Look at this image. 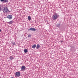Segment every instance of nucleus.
<instances>
[{
	"mask_svg": "<svg viewBox=\"0 0 78 78\" xmlns=\"http://www.w3.org/2000/svg\"><path fill=\"white\" fill-rule=\"evenodd\" d=\"M2 11L4 13H8V12H10V11L9 10V9H8V8L6 7H4L2 9Z\"/></svg>",
	"mask_w": 78,
	"mask_h": 78,
	"instance_id": "1",
	"label": "nucleus"
},
{
	"mask_svg": "<svg viewBox=\"0 0 78 78\" xmlns=\"http://www.w3.org/2000/svg\"><path fill=\"white\" fill-rule=\"evenodd\" d=\"M59 17V15L56 14H54L53 15L52 18L53 19V20H55L57 19V18Z\"/></svg>",
	"mask_w": 78,
	"mask_h": 78,
	"instance_id": "2",
	"label": "nucleus"
},
{
	"mask_svg": "<svg viewBox=\"0 0 78 78\" xmlns=\"http://www.w3.org/2000/svg\"><path fill=\"white\" fill-rule=\"evenodd\" d=\"M20 76V73L19 72H17L15 73V76L17 77H19Z\"/></svg>",
	"mask_w": 78,
	"mask_h": 78,
	"instance_id": "3",
	"label": "nucleus"
},
{
	"mask_svg": "<svg viewBox=\"0 0 78 78\" xmlns=\"http://www.w3.org/2000/svg\"><path fill=\"white\" fill-rule=\"evenodd\" d=\"M12 15H8L7 17V18H8L9 20H11V19H12Z\"/></svg>",
	"mask_w": 78,
	"mask_h": 78,
	"instance_id": "4",
	"label": "nucleus"
},
{
	"mask_svg": "<svg viewBox=\"0 0 78 78\" xmlns=\"http://www.w3.org/2000/svg\"><path fill=\"white\" fill-rule=\"evenodd\" d=\"M29 30H30L31 31H36V29L34 28L31 27L29 29Z\"/></svg>",
	"mask_w": 78,
	"mask_h": 78,
	"instance_id": "5",
	"label": "nucleus"
},
{
	"mask_svg": "<svg viewBox=\"0 0 78 78\" xmlns=\"http://www.w3.org/2000/svg\"><path fill=\"white\" fill-rule=\"evenodd\" d=\"M36 44H35L32 46V48H36Z\"/></svg>",
	"mask_w": 78,
	"mask_h": 78,
	"instance_id": "6",
	"label": "nucleus"
},
{
	"mask_svg": "<svg viewBox=\"0 0 78 78\" xmlns=\"http://www.w3.org/2000/svg\"><path fill=\"white\" fill-rule=\"evenodd\" d=\"M40 47H41L40 45L39 44H37V45L36 48L37 49H39L40 48Z\"/></svg>",
	"mask_w": 78,
	"mask_h": 78,
	"instance_id": "7",
	"label": "nucleus"
},
{
	"mask_svg": "<svg viewBox=\"0 0 78 78\" xmlns=\"http://www.w3.org/2000/svg\"><path fill=\"white\" fill-rule=\"evenodd\" d=\"M60 26H61V24H57L56 25V27L58 28H59V27H60Z\"/></svg>",
	"mask_w": 78,
	"mask_h": 78,
	"instance_id": "8",
	"label": "nucleus"
},
{
	"mask_svg": "<svg viewBox=\"0 0 78 78\" xmlns=\"http://www.w3.org/2000/svg\"><path fill=\"white\" fill-rule=\"evenodd\" d=\"M8 23H9V24H12V23H13V21H11L9 22H8Z\"/></svg>",
	"mask_w": 78,
	"mask_h": 78,
	"instance_id": "9",
	"label": "nucleus"
},
{
	"mask_svg": "<svg viewBox=\"0 0 78 78\" xmlns=\"http://www.w3.org/2000/svg\"><path fill=\"white\" fill-rule=\"evenodd\" d=\"M24 51L25 53L28 52V50L27 49H25L24 50Z\"/></svg>",
	"mask_w": 78,
	"mask_h": 78,
	"instance_id": "10",
	"label": "nucleus"
},
{
	"mask_svg": "<svg viewBox=\"0 0 78 78\" xmlns=\"http://www.w3.org/2000/svg\"><path fill=\"white\" fill-rule=\"evenodd\" d=\"M71 49H75V47L73 46H71Z\"/></svg>",
	"mask_w": 78,
	"mask_h": 78,
	"instance_id": "11",
	"label": "nucleus"
},
{
	"mask_svg": "<svg viewBox=\"0 0 78 78\" xmlns=\"http://www.w3.org/2000/svg\"><path fill=\"white\" fill-rule=\"evenodd\" d=\"M31 19V17H30V16H28V20H30Z\"/></svg>",
	"mask_w": 78,
	"mask_h": 78,
	"instance_id": "12",
	"label": "nucleus"
},
{
	"mask_svg": "<svg viewBox=\"0 0 78 78\" xmlns=\"http://www.w3.org/2000/svg\"><path fill=\"white\" fill-rule=\"evenodd\" d=\"M26 67L25 66H22V67L21 68V69H25Z\"/></svg>",
	"mask_w": 78,
	"mask_h": 78,
	"instance_id": "13",
	"label": "nucleus"
},
{
	"mask_svg": "<svg viewBox=\"0 0 78 78\" xmlns=\"http://www.w3.org/2000/svg\"><path fill=\"white\" fill-rule=\"evenodd\" d=\"M8 2V0H4V3H6Z\"/></svg>",
	"mask_w": 78,
	"mask_h": 78,
	"instance_id": "14",
	"label": "nucleus"
},
{
	"mask_svg": "<svg viewBox=\"0 0 78 78\" xmlns=\"http://www.w3.org/2000/svg\"><path fill=\"white\" fill-rule=\"evenodd\" d=\"M10 59H11V60H12L13 59V57L11 56H10Z\"/></svg>",
	"mask_w": 78,
	"mask_h": 78,
	"instance_id": "15",
	"label": "nucleus"
},
{
	"mask_svg": "<svg viewBox=\"0 0 78 78\" xmlns=\"http://www.w3.org/2000/svg\"><path fill=\"white\" fill-rule=\"evenodd\" d=\"M24 70H25V69H21V71H24Z\"/></svg>",
	"mask_w": 78,
	"mask_h": 78,
	"instance_id": "16",
	"label": "nucleus"
},
{
	"mask_svg": "<svg viewBox=\"0 0 78 78\" xmlns=\"http://www.w3.org/2000/svg\"><path fill=\"white\" fill-rule=\"evenodd\" d=\"M12 45H16V43H15V42H12Z\"/></svg>",
	"mask_w": 78,
	"mask_h": 78,
	"instance_id": "17",
	"label": "nucleus"
},
{
	"mask_svg": "<svg viewBox=\"0 0 78 78\" xmlns=\"http://www.w3.org/2000/svg\"><path fill=\"white\" fill-rule=\"evenodd\" d=\"M2 7L1 6H0V11H2Z\"/></svg>",
	"mask_w": 78,
	"mask_h": 78,
	"instance_id": "18",
	"label": "nucleus"
},
{
	"mask_svg": "<svg viewBox=\"0 0 78 78\" xmlns=\"http://www.w3.org/2000/svg\"><path fill=\"white\" fill-rule=\"evenodd\" d=\"M31 35H29L28 36V37H31Z\"/></svg>",
	"mask_w": 78,
	"mask_h": 78,
	"instance_id": "19",
	"label": "nucleus"
},
{
	"mask_svg": "<svg viewBox=\"0 0 78 78\" xmlns=\"http://www.w3.org/2000/svg\"><path fill=\"white\" fill-rule=\"evenodd\" d=\"M60 42H61V43H62V42H63V41L62 40H60Z\"/></svg>",
	"mask_w": 78,
	"mask_h": 78,
	"instance_id": "20",
	"label": "nucleus"
},
{
	"mask_svg": "<svg viewBox=\"0 0 78 78\" xmlns=\"http://www.w3.org/2000/svg\"><path fill=\"white\" fill-rule=\"evenodd\" d=\"M4 0H1V1L3 2H4Z\"/></svg>",
	"mask_w": 78,
	"mask_h": 78,
	"instance_id": "21",
	"label": "nucleus"
},
{
	"mask_svg": "<svg viewBox=\"0 0 78 78\" xmlns=\"http://www.w3.org/2000/svg\"><path fill=\"white\" fill-rule=\"evenodd\" d=\"M1 31H2V30H1V29H0V33H1Z\"/></svg>",
	"mask_w": 78,
	"mask_h": 78,
	"instance_id": "22",
	"label": "nucleus"
},
{
	"mask_svg": "<svg viewBox=\"0 0 78 78\" xmlns=\"http://www.w3.org/2000/svg\"><path fill=\"white\" fill-rule=\"evenodd\" d=\"M60 23H61V22H60Z\"/></svg>",
	"mask_w": 78,
	"mask_h": 78,
	"instance_id": "23",
	"label": "nucleus"
}]
</instances>
